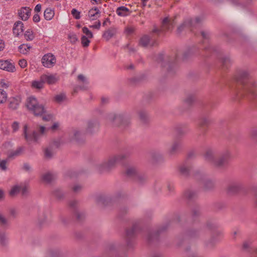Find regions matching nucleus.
<instances>
[{
  "label": "nucleus",
  "instance_id": "nucleus-1",
  "mask_svg": "<svg viewBox=\"0 0 257 257\" xmlns=\"http://www.w3.org/2000/svg\"><path fill=\"white\" fill-rule=\"evenodd\" d=\"M26 106L35 115H41L45 112L44 106L40 104L34 97H30L28 99Z\"/></svg>",
  "mask_w": 257,
  "mask_h": 257
},
{
  "label": "nucleus",
  "instance_id": "nucleus-2",
  "mask_svg": "<svg viewBox=\"0 0 257 257\" xmlns=\"http://www.w3.org/2000/svg\"><path fill=\"white\" fill-rule=\"evenodd\" d=\"M56 57L51 53L44 55L42 58V63L43 66L46 68H51L54 66L56 63Z\"/></svg>",
  "mask_w": 257,
  "mask_h": 257
},
{
  "label": "nucleus",
  "instance_id": "nucleus-3",
  "mask_svg": "<svg viewBox=\"0 0 257 257\" xmlns=\"http://www.w3.org/2000/svg\"><path fill=\"white\" fill-rule=\"evenodd\" d=\"M95 11H97L96 12L91 16L89 22V24H90V27L91 28L98 29H99L101 24L100 21L99 20V11L97 10L96 9H95Z\"/></svg>",
  "mask_w": 257,
  "mask_h": 257
},
{
  "label": "nucleus",
  "instance_id": "nucleus-4",
  "mask_svg": "<svg viewBox=\"0 0 257 257\" xmlns=\"http://www.w3.org/2000/svg\"><path fill=\"white\" fill-rule=\"evenodd\" d=\"M0 69L9 72H14L15 71V67L8 60H0Z\"/></svg>",
  "mask_w": 257,
  "mask_h": 257
},
{
  "label": "nucleus",
  "instance_id": "nucleus-5",
  "mask_svg": "<svg viewBox=\"0 0 257 257\" xmlns=\"http://www.w3.org/2000/svg\"><path fill=\"white\" fill-rule=\"evenodd\" d=\"M42 78L49 85L55 84L58 80V77L54 75H43Z\"/></svg>",
  "mask_w": 257,
  "mask_h": 257
},
{
  "label": "nucleus",
  "instance_id": "nucleus-6",
  "mask_svg": "<svg viewBox=\"0 0 257 257\" xmlns=\"http://www.w3.org/2000/svg\"><path fill=\"white\" fill-rule=\"evenodd\" d=\"M242 251L247 253H251L253 251L251 241L246 240L243 241L242 245Z\"/></svg>",
  "mask_w": 257,
  "mask_h": 257
},
{
  "label": "nucleus",
  "instance_id": "nucleus-7",
  "mask_svg": "<svg viewBox=\"0 0 257 257\" xmlns=\"http://www.w3.org/2000/svg\"><path fill=\"white\" fill-rule=\"evenodd\" d=\"M30 13V9L29 8H22L19 12V16L24 21L28 20Z\"/></svg>",
  "mask_w": 257,
  "mask_h": 257
},
{
  "label": "nucleus",
  "instance_id": "nucleus-8",
  "mask_svg": "<svg viewBox=\"0 0 257 257\" xmlns=\"http://www.w3.org/2000/svg\"><path fill=\"white\" fill-rule=\"evenodd\" d=\"M44 80L42 78V75L40 77V79L38 80H34L32 82V87L37 90H41L44 87Z\"/></svg>",
  "mask_w": 257,
  "mask_h": 257
},
{
  "label": "nucleus",
  "instance_id": "nucleus-9",
  "mask_svg": "<svg viewBox=\"0 0 257 257\" xmlns=\"http://www.w3.org/2000/svg\"><path fill=\"white\" fill-rule=\"evenodd\" d=\"M28 128V126L27 124L24 126V134L26 139L28 141H31L32 140H34L35 142H37L38 140V135L35 132L33 133V137L32 138L31 137H29L27 134V130Z\"/></svg>",
  "mask_w": 257,
  "mask_h": 257
},
{
  "label": "nucleus",
  "instance_id": "nucleus-10",
  "mask_svg": "<svg viewBox=\"0 0 257 257\" xmlns=\"http://www.w3.org/2000/svg\"><path fill=\"white\" fill-rule=\"evenodd\" d=\"M14 33L17 35H20L23 32V24L21 22H18L15 24L14 27Z\"/></svg>",
  "mask_w": 257,
  "mask_h": 257
},
{
  "label": "nucleus",
  "instance_id": "nucleus-11",
  "mask_svg": "<svg viewBox=\"0 0 257 257\" xmlns=\"http://www.w3.org/2000/svg\"><path fill=\"white\" fill-rule=\"evenodd\" d=\"M54 11L50 9H47L44 13V18L47 20H51L54 17Z\"/></svg>",
  "mask_w": 257,
  "mask_h": 257
},
{
  "label": "nucleus",
  "instance_id": "nucleus-12",
  "mask_svg": "<svg viewBox=\"0 0 257 257\" xmlns=\"http://www.w3.org/2000/svg\"><path fill=\"white\" fill-rule=\"evenodd\" d=\"M8 98V94L6 90L0 89V104L5 103Z\"/></svg>",
  "mask_w": 257,
  "mask_h": 257
},
{
  "label": "nucleus",
  "instance_id": "nucleus-13",
  "mask_svg": "<svg viewBox=\"0 0 257 257\" xmlns=\"http://www.w3.org/2000/svg\"><path fill=\"white\" fill-rule=\"evenodd\" d=\"M128 11L127 8L124 7H121L117 9V14L118 15L120 16H126V13Z\"/></svg>",
  "mask_w": 257,
  "mask_h": 257
},
{
  "label": "nucleus",
  "instance_id": "nucleus-14",
  "mask_svg": "<svg viewBox=\"0 0 257 257\" xmlns=\"http://www.w3.org/2000/svg\"><path fill=\"white\" fill-rule=\"evenodd\" d=\"M21 188L19 186H14L10 192V194L12 196H14L21 191Z\"/></svg>",
  "mask_w": 257,
  "mask_h": 257
},
{
  "label": "nucleus",
  "instance_id": "nucleus-15",
  "mask_svg": "<svg viewBox=\"0 0 257 257\" xmlns=\"http://www.w3.org/2000/svg\"><path fill=\"white\" fill-rule=\"evenodd\" d=\"M141 43L144 46H147L150 43V38L149 36H144L141 39Z\"/></svg>",
  "mask_w": 257,
  "mask_h": 257
},
{
  "label": "nucleus",
  "instance_id": "nucleus-16",
  "mask_svg": "<svg viewBox=\"0 0 257 257\" xmlns=\"http://www.w3.org/2000/svg\"><path fill=\"white\" fill-rule=\"evenodd\" d=\"M66 99L64 94H60L55 96V100L58 103H61Z\"/></svg>",
  "mask_w": 257,
  "mask_h": 257
},
{
  "label": "nucleus",
  "instance_id": "nucleus-17",
  "mask_svg": "<svg viewBox=\"0 0 257 257\" xmlns=\"http://www.w3.org/2000/svg\"><path fill=\"white\" fill-rule=\"evenodd\" d=\"M89 38L86 37L85 36H83L81 38V43L84 47H87L89 45L90 41L88 40Z\"/></svg>",
  "mask_w": 257,
  "mask_h": 257
},
{
  "label": "nucleus",
  "instance_id": "nucleus-18",
  "mask_svg": "<svg viewBox=\"0 0 257 257\" xmlns=\"http://www.w3.org/2000/svg\"><path fill=\"white\" fill-rule=\"evenodd\" d=\"M83 32L86 35V37L91 38L93 37V34L91 31L86 27H84L82 29Z\"/></svg>",
  "mask_w": 257,
  "mask_h": 257
},
{
  "label": "nucleus",
  "instance_id": "nucleus-19",
  "mask_svg": "<svg viewBox=\"0 0 257 257\" xmlns=\"http://www.w3.org/2000/svg\"><path fill=\"white\" fill-rule=\"evenodd\" d=\"M20 52L22 53H25L27 51L28 49H30V47H28L27 45L23 44L19 47Z\"/></svg>",
  "mask_w": 257,
  "mask_h": 257
},
{
  "label": "nucleus",
  "instance_id": "nucleus-20",
  "mask_svg": "<svg viewBox=\"0 0 257 257\" xmlns=\"http://www.w3.org/2000/svg\"><path fill=\"white\" fill-rule=\"evenodd\" d=\"M73 16L76 19H79L80 18V13L76 9H73L71 12Z\"/></svg>",
  "mask_w": 257,
  "mask_h": 257
},
{
  "label": "nucleus",
  "instance_id": "nucleus-21",
  "mask_svg": "<svg viewBox=\"0 0 257 257\" xmlns=\"http://www.w3.org/2000/svg\"><path fill=\"white\" fill-rule=\"evenodd\" d=\"M19 65L22 68H25L27 66V61L24 59H21L19 62Z\"/></svg>",
  "mask_w": 257,
  "mask_h": 257
},
{
  "label": "nucleus",
  "instance_id": "nucleus-22",
  "mask_svg": "<svg viewBox=\"0 0 257 257\" xmlns=\"http://www.w3.org/2000/svg\"><path fill=\"white\" fill-rule=\"evenodd\" d=\"M43 179L45 181L49 182L53 180V176L51 174H47L43 176Z\"/></svg>",
  "mask_w": 257,
  "mask_h": 257
},
{
  "label": "nucleus",
  "instance_id": "nucleus-23",
  "mask_svg": "<svg viewBox=\"0 0 257 257\" xmlns=\"http://www.w3.org/2000/svg\"><path fill=\"white\" fill-rule=\"evenodd\" d=\"M18 103L16 100H13L11 101L10 103V106L13 109H16L17 107Z\"/></svg>",
  "mask_w": 257,
  "mask_h": 257
},
{
  "label": "nucleus",
  "instance_id": "nucleus-24",
  "mask_svg": "<svg viewBox=\"0 0 257 257\" xmlns=\"http://www.w3.org/2000/svg\"><path fill=\"white\" fill-rule=\"evenodd\" d=\"M46 128L44 125H40L38 132L41 135H44L46 132Z\"/></svg>",
  "mask_w": 257,
  "mask_h": 257
},
{
  "label": "nucleus",
  "instance_id": "nucleus-25",
  "mask_svg": "<svg viewBox=\"0 0 257 257\" xmlns=\"http://www.w3.org/2000/svg\"><path fill=\"white\" fill-rule=\"evenodd\" d=\"M69 38L71 42L72 43H75L77 40V37L75 34L69 35Z\"/></svg>",
  "mask_w": 257,
  "mask_h": 257
},
{
  "label": "nucleus",
  "instance_id": "nucleus-26",
  "mask_svg": "<svg viewBox=\"0 0 257 257\" xmlns=\"http://www.w3.org/2000/svg\"><path fill=\"white\" fill-rule=\"evenodd\" d=\"M43 119L45 121H51L53 119V116L50 114H47L43 116Z\"/></svg>",
  "mask_w": 257,
  "mask_h": 257
},
{
  "label": "nucleus",
  "instance_id": "nucleus-27",
  "mask_svg": "<svg viewBox=\"0 0 257 257\" xmlns=\"http://www.w3.org/2000/svg\"><path fill=\"white\" fill-rule=\"evenodd\" d=\"M239 190V187H237L235 185H231L228 188V190L230 192H234L237 190Z\"/></svg>",
  "mask_w": 257,
  "mask_h": 257
},
{
  "label": "nucleus",
  "instance_id": "nucleus-28",
  "mask_svg": "<svg viewBox=\"0 0 257 257\" xmlns=\"http://www.w3.org/2000/svg\"><path fill=\"white\" fill-rule=\"evenodd\" d=\"M113 35V33L110 31H107L104 34V36L106 39L111 38Z\"/></svg>",
  "mask_w": 257,
  "mask_h": 257
},
{
  "label": "nucleus",
  "instance_id": "nucleus-29",
  "mask_svg": "<svg viewBox=\"0 0 257 257\" xmlns=\"http://www.w3.org/2000/svg\"><path fill=\"white\" fill-rule=\"evenodd\" d=\"M229 60V58L226 57H223L220 58V61L224 66H225L226 62H228Z\"/></svg>",
  "mask_w": 257,
  "mask_h": 257
},
{
  "label": "nucleus",
  "instance_id": "nucleus-30",
  "mask_svg": "<svg viewBox=\"0 0 257 257\" xmlns=\"http://www.w3.org/2000/svg\"><path fill=\"white\" fill-rule=\"evenodd\" d=\"M2 87L4 89H7L9 87L8 83H6L5 80H2L0 82Z\"/></svg>",
  "mask_w": 257,
  "mask_h": 257
},
{
  "label": "nucleus",
  "instance_id": "nucleus-31",
  "mask_svg": "<svg viewBox=\"0 0 257 257\" xmlns=\"http://www.w3.org/2000/svg\"><path fill=\"white\" fill-rule=\"evenodd\" d=\"M19 126V123L17 121H15L12 124V127L14 131H16L18 129Z\"/></svg>",
  "mask_w": 257,
  "mask_h": 257
},
{
  "label": "nucleus",
  "instance_id": "nucleus-32",
  "mask_svg": "<svg viewBox=\"0 0 257 257\" xmlns=\"http://www.w3.org/2000/svg\"><path fill=\"white\" fill-rule=\"evenodd\" d=\"M0 167L3 169L5 170L6 169V161L3 160L0 162Z\"/></svg>",
  "mask_w": 257,
  "mask_h": 257
},
{
  "label": "nucleus",
  "instance_id": "nucleus-33",
  "mask_svg": "<svg viewBox=\"0 0 257 257\" xmlns=\"http://www.w3.org/2000/svg\"><path fill=\"white\" fill-rule=\"evenodd\" d=\"M40 20V16L38 14H35L33 16V21L35 22H39Z\"/></svg>",
  "mask_w": 257,
  "mask_h": 257
},
{
  "label": "nucleus",
  "instance_id": "nucleus-34",
  "mask_svg": "<svg viewBox=\"0 0 257 257\" xmlns=\"http://www.w3.org/2000/svg\"><path fill=\"white\" fill-rule=\"evenodd\" d=\"M59 127V124L57 122L54 123L51 126V128L53 131H55L58 129Z\"/></svg>",
  "mask_w": 257,
  "mask_h": 257
},
{
  "label": "nucleus",
  "instance_id": "nucleus-35",
  "mask_svg": "<svg viewBox=\"0 0 257 257\" xmlns=\"http://www.w3.org/2000/svg\"><path fill=\"white\" fill-rule=\"evenodd\" d=\"M0 222L2 224H6L7 223V220L6 218L2 215L0 214Z\"/></svg>",
  "mask_w": 257,
  "mask_h": 257
},
{
  "label": "nucleus",
  "instance_id": "nucleus-36",
  "mask_svg": "<svg viewBox=\"0 0 257 257\" xmlns=\"http://www.w3.org/2000/svg\"><path fill=\"white\" fill-rule=\"evenodd\" d=\"M135 170L133 168L129 169L127 170L126 173L128 175H131L135 173Z\"/></svg>",
  "mask_w": 257,
  "mask_h": 257
},
{
  "label": "nucleus",
  "instance_id": "nucleus-37",
  "mask_svg": "<svg viewBox=\"0 0 257 257\" xmlns=\"http://www.w3.org/2000/svg\"><path fill=\"white\" fill-rule=\"evenodd\" d=\"M25 36L28 37V38L30 40H32L33 38V34L29 32H28L27 33V34H25Z\"/></svg>",
  "mask_w": 257,
  "mask_h": 257
},
{
  "label": "nucleus",
  "instance_id": "nucleus-38",
  "mask_svg": "<svg viewBox=\"0 0 257 257\" xmlns=\"http://www.w3.org/2000/svg\"><path fill=\"white\" fill-rule=\"evenodd\" d=\"M45 154H46V155L47 157H51V156H52V154H51V152L50 151V150H49V149H47L45 151Z\"/></svg>",
  "mask_w": 257,
  "mask_h": 257
},
{
  "label": "nucleus",
  "instance_id": "nucleus-39",
  "mask_svg": "<svg viewBox=\"0 0 257 257\" xmlns=\"http://www.w3.org/2000/svg\"><path fill=\"white\" fill-rule=\"evenodd\" d=\"M41 10V5L40 4L36 5V6L35 7V11L37 12H40Z\"/></svg>",
  "mask_w": 257,
  "mask_h": 257
},
{
  "label": "nucleus",
  "instance_id": "nucleus-40",
  "mask_svg": "<svg viewBox=\"0 0 257 257\" xmlns=\"http://www.w3.org/2000/svg\"><path fill=\"white\" fill-rule=\"evenodd\" d=\"M21 190L22 191V194L23 195L25 194L27 192V188L26 186H24L21 189Z\"/></svg>",
  "mask_w": 257,
  "mask_h": 257
},
{
  "label": "nucleus",
  "instance_id": "nucleus-41",
  "mask_svg": "<svg viewBox=\"0 0 257 257\" xmlns=\"http://www.w3.org/2000/svg\"><path fill=\"white\" fill-rule=\"evenodd\" d=\"M5 48V44L2 40H0V51L3 50Z\"/></svg>",
  "mask_w": 257,
  "mask_h": 257
},
{
  "label": "nucleus",
  "instance_id": "nucleus-42",
  "mask_svg": "<svg viewBox=\"0 0 257 257\" xmlns=\"http://www.w3.org/2000/svg\"><path fill=\"white\" fill-rule=\"evenodd\" d=\"M126 31L127 32L128 34H131V33H133L134 32V29L133 28H127L126 29Z\"/></svg>",
  "mask_w": 257,
  "mask_h": 257
},
{
  "label": "nucleus",
  "instance_id": "nucleus-43",
  "mask_svg": "<svg viewBox=\"0 0 257 257\" xmlns=\"http://www.w3.org/2000/svg\"><path fill=\"white\" fill-rule=\"evenodd\" d=\"M80 188H81V187L80 186L77 185L73 188V190H74V191L76 192L78 190H79V189H80Z\"/></svg>",
  "mask_w": 257,
  "mask_h": 257
},
{
  "label": "nucleus",
  "instance_id": "nucleus-44",
  "mask_svg": "<svg viewBox=\"0 0 257 257\" xmlns=\"http://www.w3.org/2000/svg\"><path fill=\"white\" fill-rule=\"evenodd\" d=\"M78 78L82 81H84L85 80V77L83 75H79L78 76Z\"/></svg>",
  "mask_w": 257,
  "mask_h": 257
},
{
  "label": "nucleus",
  "instance_id": "nucleus-45",
  "mask_svg": "<svg viewBox=\"0 0 257 257\" xmlns=\"http://www.w3.org/2000/svg\"><path fill=\"white\" fill-rule=\"evenodd\" d=\"M248 76V74L247 72H243V73H242V79L244 77H247Z\"/></svg>",
  "mask_w": 257,
  "mask_h": 257
},
{
  "label": "nucleus",
  "instance_id": "nucleus-46",
  "mask_svg": "<svg viewBox=\"0 0 257 257\" xmlns=\"http://www.w3.org/2000/svg\"><path fill=\"white\" fill-rule=\"evenodd\" d=\"M224 162V160H220V161L217 162V163L216 165L218 166H221L222 165V162Z\"/></svg>",
  "mask_w": 257,
  "mask_h": 257
},
{
  "label": "nucleus",
  "instance_id": "nucleus-47",
  "mask_svg": "<svg viewBox=\"0 0 257 257\" xmlns=\"http://www.w3.org/2000/svg\"><path fill=\"white\" fill-rule=\"evenodd\" d=\"M252 135L253 137L257 139V130L253 132Z\"/></svg>",
  "mask_w": 257,
  "mask_h": 257
},
{
  "label": "nucleus",
  "instance_id": "nucleus-48",
  "mask_svg": "<svg viewBox=\"0 0 257 257\" xmlns=\"http://www.w3.org/2000/svg\"><path fill=\"white\" fill-rule=\"evenodd\" d=\"M168 22H169V19H168V18H165L163 20V24H166V23H168Z\"/></svg>",
  "mask_w": 257,
  "mask_h": 257
},
{
  "label": "nucleus",
  "instance_id": "nucleus-49",
  "mask_svg": "<svg viewBox=\"0 0 257 257\" xmlns=\"http://www.w3.org/2000/svg\"><path fill=\"white\" fill-rule=\"evenodd\" d=\"M181 172L182 173H185L188 172V169L187 168H181Z\"/></svg>",
  "mask_w": 257,
  "mask_h": 257
},
{
  "label": "nucleus",
  "instance_id": "nucleus-50",
  "mask_svg": "<svg viewBox=\"0 0 257 257\" xmlns=\"http://www.w3.org/2000/svg\"><path fill=\"white\" fill-rule=\"evenodd\" d=\"M4 192L2 190H0V199L3 197Z\"/></svg>",
  "mask_w": 257,
  "mask_h": 257
},
{
  "label": "nucleus",
  "instance_id": "nucleus-51",
  "mask_svg": "<svg viewBox=\"0 0 257 257\" xmlns=\"http://www.w3.org/2000/svg\"><path fill=\"white\" fill-rule=\"evenodd\" d=\"M107 22H110L108 19H107L105 21H104V22L103 23V25H105Z\"/></svg>",
  "mask_w": 257,
  "mask_h": 257
},
{
  "label": "nucleus",
  "instance_id": "nucleus-52",
  "mask_svg": "<svg viewBox=\"0 0 257 257\" xmlns=\"http://www.w3.org/2000/svg\"><path fill=\"white\" fill-rule=\"evenodd\" d=\"M153 32H158L159 31V30L157 29H154L153 30Z\"/></svg>",
  "mask_w": 257,
  "mask_h": 257
},
{
  "label": "nucleus",
  "instance_id": "nucleus-53",
  "mask_svg": "<svg viewBox=\"0 0 257 257\" xmlns=\"http://www.w3.org/2000/svg\"><path fill=\"white\" fill-rule=\"evenodd\" d=\"M255 206H256V207H257V197H256V200H255Z\"/></svg>",
  "mask_w": 257,
  "mask_h": 257
}]
</instances>
